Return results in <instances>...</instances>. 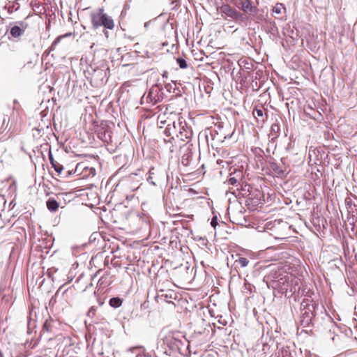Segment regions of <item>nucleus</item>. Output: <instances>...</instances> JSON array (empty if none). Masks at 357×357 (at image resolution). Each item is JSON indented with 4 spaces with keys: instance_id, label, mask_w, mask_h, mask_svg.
Listing matches in <instances>:
<instances>
[{
    "instance_id": "nucleus-16",
    "label": "nucleus",
    "mask_w": 357,
    "mask_h": 357,
    "mask_svg": "<svg viewBox=\"0 0 357 357\" xmlns=\"http://www.w3.org/2000/svg\"><path fill=\"white\" fill-rule=\"evenodd\" d=\"M235 263L238 264L241 267L243 268L248 266L249 260L245 257H240L238 259L235 261Z\"/></svg>"
},
{
    "instance_id": "nucleus-7",
    "label": "nucleus",
    "mask_w": 357,
    "mask_h": 357,
    "mask_svg": "<svg viewBox=\"0 0 357 357\" xmlns=\"http://www.w3.org/2000/svg\"><path fill=\"white\" fill-rule=\"evenodd\" d=\"M160 100V97L158 94L154 93L153 89H151L149 92L147 96L146 97V100L147 102L151 103L152 105H155Z\"/></svg>"
},
{
    "instance_id": "nucleus-17",
    "label": "nucleus",
    "mask_w": 357,
    "mask_h": 357,
    "mask_svg": "<svg viewBox=\"0 0 357 357\" xmlns=\"http://www.w3.org/2000/svg\"><path fill=\"white\" fill-rule=\"evenodd\" d=\"M53 167L59 174H60L63 169V165L59 162H57Z\"/></svg>"
},
{
    "instance_id": "nucleus-4",
    "label": "nucleus",
    "mask_w": 357,
    "mask_h": 357,
    "mask_svg": "<svg viewBox=\"0 0 357 357\" xmlns=\"http://www.w3.org/2000/svg\"><path fill=\"white\" fill-rule=\"evenodd\" d=\"M29 27L26 22L19 21L10 28V34L14 38H19L24 35L26 29Z\"/></svg>"
},
{
    "instance_id": "nucleus-12",
    "label": "nucleus",
    "mask_w": 357,
    "mask_h": 357,
    "mask_svg": "<svg viewBox=\"0 0 357 357\" xmlns=\"http://www.w3.org/2000/svg\"><path fill=\"white\" fill-rule=\"evenodd\" d=\"M285 10V6L281 3H276L275 6L273 8V13L278 15H281Z\"/></svg>"
},
{
    "instance_id": "nucleus-18",
    "label": "nucleus",
    "mask_w": 357,
    "mask_h": 357,
    "mask_svg": "<svg viewBox=\"0 0 357 357\" xmlns=\"http://www.w3.org/2000/svg\"><path fill=\"white\" fill-rule=\"evenodd\" d=\"M96 308L95 307H91L89 312H88V316L89 317H94L96 315Z\"/></svg>"
},
{
    "instance_id": "nucleus-3",
    "label": "nucleus",
    "mask_w": 357,
    "mask_h": 357,
    "mask_svg": "<svg viewBox=\"0 0 357 357\" xmlns=\"http://www.w3.org/2000/svg\"><path fill=\"white\" fill-rule=\"evenodd\" d=\"M180 149L183 152L182 155V163L184 166L190 165L192 157V144L188 140L184 144H180Z\"/></svg>"
},
{
    "instance_id": "nucleus-6",
    "label": "nucleus",
    "mask_w": 357,
    "mask_h": 357,
    "mask_svg": "<svg viewBox=\"0 0 357 357\" xmlns=\"http://www.w3.org/2000/svg\"><path fill=\"white\" fill-rule=\"evenodd\" d=\"M93 169L89 168L88 167L85 166V164L84 162H79L77 165L75 170L74 174H77V175H80L82 174L83 171H85L86 172H89V174H85L84 176L86 175H89Z\"/></svg>"
},
{
    "instance_id": "nucleus-20",
    "label": "nucleus",
    "mask_w": 357,
    "mask_h": 357,
    "mask_svg": "<svg viewBox=\"0 0 357 357\" xmlns=\"http://www.w3.org/2000/svg\"><path fill=\"white\" fill-rule=\"evenodd\" d=\"M187 67V63L185 60L180 59V68H185Z\"/></svg>"
},
{
    "instance_id": "nucleus-14",
    "label": "nucleus",
    "mask_w": 357,
    "mask_h": 357,
    "mask_svg": "<svg viewBox=\"0 0 357 357\" xmlns=\"http://www.w3.org/2000/svg\"><path fill=\"white\" fill-rule=\"evenodd\" d=\"M109 278V273H106L98 281V284L102 286L105 284V286H109L111 284V281H107Z\"/></svg>"
},
{
    "instance_id": "nucleus-25",
    "label": "nucleus",
    "mask_w": 357,
    "mask_h": 357,
    "mask_svg": "<svg viewBox=\"0 0 357 357\" xmlns=\"http://www.w3.org/2000/svg\"><path fill=\"white\" fill-rule=\"evenodd\" d=\"M167 302L169 303H172L175 306V304L172 301H168Z\"/></svg>"
},
{
    "instance_id": "nucleus-24",
    "label": "nucleus",
    "mask_w": 357,
    "mask_h": 357,
    "mask_svg": "<svg viewBox=\"0 0 357 357\" xmlns=\"http://www.w3.org/2000/svg\"><path fill=\"white\" fill-rule=\"evenodd\" d=\"M50 162H51V165H52V167H54V165L58 162H56L54 158L53 157L50 155Z\"/></svg>"
},
{
    "instance_id": "nucleus-13",
    "label": "nucleus",
    "mask_w": 357,
    "mask_h": 357,
    "mask_svg": "<svg viewBox=\"0 0 357 357\" xmlns=\"http://www.w3.org/2000/svg\"><path fill=\"white\" fill-rule=\"evenodd\" d=\"M109 305L113 307H119L122 305V300L120 298L114 297L109 300Z\"/></svg>"
},
{
    "instance_id": "nucleus-26",
    "label": "nucleus",
    "mask_w": 357,
    "mask_h": 357,
    "mask_svg": "<svg viewBox=\"0 0 357 357\" xmlns=\"http://www.w3.org/2000/svg\"><path fill=\"white\" fill-rule=\"evenodd\" d=\"M71 174H72V171H69V172H68V175H71Z\"/></svg>"
},
{
    "instance_id": "nucleus-23",
    "label": "nucleus",
    "mask_w": 357,
    "mask_h": 357,
    "mask_svg": "<svg viewBox=\"0 0 357 357\" xmlns=\"http://www.w3.org/2000/svg\"><path fill=\"white\" fill-rule=\"evenodd\" d=\"M165 297L166 298H174V299H176V294H174L173 292H169V294H166Z\"/></svg>"
},
{
    "instance_id": "nucleus-8",
    "label": "nucleus",
    "mask_w": 357,
    "mask_h": 357,
    "mask_svg": "<svg viewBox=\"0 0 357 357\" xmlns=\"http://www.w3.org/2000/svg\"><path fill=\"white\" fill-rule=\"evenodd\" d=\"M72 35L71 33H68L65 35H63V36H60L59 37H57L54 41L52 43V44L51 45V46L49 47L48 50H47L45 51V53L47 54H49L52 51H54L55 48H56V45L61 41V40L65 37H68V36H70Z\"/></svg>"
},
{
    "instance_id": "nucleus-19",
    "label": "nucleus",
    "mask_w": 357,
    "mask_h": 357,
    "mask_svg": "<svg viewBox=\"0 0 357 357\" xmlns=\"http://www.w3.org/2000/svg\"><path fill=\"white\" fill-rule=\"evenodd\" d=\"M4 123H5V120H2V121H0V135L2 134L4 130H5V128H4Z\"/></svg>"
},
{
    "instance_id": "nucleus-10",
    "label": "nucleus",
    "mask_w": 357,
    "mask_h": 357,
    "mask_svg": "<svg viewBox=\"0 0 357 357\" xmlns=\"http://www.w3.org/2000/svg\"><path fill=\"white\" fill-rule=\"evenodd\" d=\"M264 109L261 107L260 108H255L253 110V115L257 119L258 121L264 122L265 119L264 118Z\"/></svg>"
},
{
    "instance_id": "nucleus-1",
    "label": "nucleus",
    "mask_w": 357,
    "mask_h": 357,
    "mask_svg": "<svg viewBox=\"0 0 357 357\" xmlns=\"http://www.w3.org/2000/svg\"><path fill=\"white\" fill-rule=\"evenodd\" d=\"M90 19L92 27L97 29L100 27L104 28V33L108 37L107 29L112 30L115 26L114 21L112 17L108 15L103 8H99L91 12Z\"/></svg>"
},
{
    "instance_id": "nucleus-11",
    "label": "nucleus",
    "mask_w": 357,
    "mask_h": 357,
    "mask_svg": "<svg viewBox=\"0 0 357 357\" xmlns=\"http://www.w3.org/2000/svg\"><path fill=\"white\" fill-rule=\"evenodd\" d=\"M59 206V205L58 202L56 200H55L54 199L50 198L47 201V207L48 210H50L52 212L56 211L58 209Z\"/></svg>"
},
{
    "instance_id": "nucleus-21",
    "label": "nucleus",
    "mask_w": 357,
    "mask_h": 357,
    "mask_svg": "<svg viewBox=\"0 0 357 357\" xmlns=\"http://www.w3.org/2000/svg\"><path fill=\"white\" fill-rule=\"evenodd\" d=\"M230 185H236V183H237V179L234 177H231L229 178V181H228Z\"/></svg>"
},
{
    "instance_id": "nucleus-5",
    "label": "nucleus",
    "mask_w": 357,
    "mask_h": 357,
    "mask_svg": "<svg viewBox=\"0 0 357 357\" xmlns=\"http://www.w3.org/2000/svg\"><path fill=\"white\" fill-rule=\"evenodd\" d=\"M238 6L245 13L252 12L255 9L252 6L251 0H239Z\"/></svg>"
},
{
    "instance_id": "nucleus-15",
    "label": "nucleus",
    "mask_w": 357,
    "mask_h": 357,
    "mask_svg": "<svg viewBox=\"0 0 357 357\" xmlns=\"http://www.w3.org/2000/svg\"><path fill=\"white\" fill-rule=\"evenodd\" d=\"M154 175H155V169L153 167H152L149 170V177L147 178V180H148V181L151 183L153 185H156V181H155L156 179L154 177Z\"/></svg>"
},
{
    "instance_id": "nucleus-2",
    "label": "nucleus",
    "mask_w": 357,
    "mask_h": 357,
    "mask_svg": "<svg viewBox=\"0 0 357 357\" xmlns=\"http://www.w3.org/2000/svg\"><path fill=\"white\" fill-rule=\"evenodd\" d=\"M219 13L225 18L229 17L236 21L243 20V15L228 4L222 5L218 9Z\"/></svg>"
},
{
    "instance_id": "nucleus-9",
    "label": "nucleus",
    "mask_w": 357,
    "mask_h": 357,
    "mask_svg": "<svg viewBox=\"0 0 357 357\" xmlns=\"http://www.w3.org/2000/svg\"><path fill=\"white\" fill-rule=\"evenodd\" d=\"M52 319H47L45 323L43 324L42 331L40 332V335H44L45 333H50L52 331Z\"/></svg>"
},
{
    "instance_id": "nucleus-22",
    "label": "nucleus",
    "mask_w": 357,
    "mask_h": 357,
    "mask_svg": "<svg viewBox=\"0 0 357 357\" xmlns=\"http://www.w3.org/2000/svg\"><path fill=\"white\" fill-rule=\"evenodd\" d=\"M211 225H212V227H213L214 228L216 227V226L218 225V222H217V218L216 217H213L212 218V220H211Z\"/></svg>"
}]
</instances>
